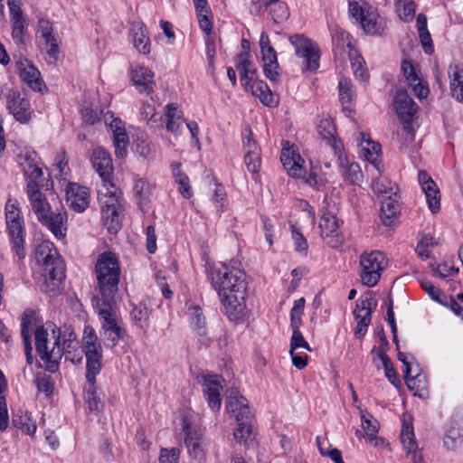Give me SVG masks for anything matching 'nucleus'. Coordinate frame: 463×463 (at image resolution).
Listing matches in <instances>:
<instances>
[{
  "mask_svg": "<svg viewBox=\"0 0 463 463\" xmlns=\"http://www.w3.org/2000/svg\"><path fill=\"white\" fill-rule=\"evenodd\" d=\"M208 278L217 291L224 314L237 321L244 314L247 295L246 275L241 269L228 264L208 269Z\"/></svg>",
  "mask_w": 463,
  "mask_h": 463,
  "instance_id": "obj_1",
  "label": "nucleus"
},
{
  "mask_svg": "<svg viewBox=\"0 0 463 463\" xmlns=\"http://www.w3.org/2000/svg\"><path fill=\"white\" fill-rule=\"evenodd\" d=\"M35 348L47 370L54 372L66 350L75 348L76 335L71 326L57 327L49 322L34 331Z\"/></svg>",
  "mask_w": 463,
  "mask_h": 463,
  "instance_id": "obj_2",
  "label": "nucleus"
},
{
  "mask_svg": "<svg viewBox=\"0 0 463 463\" xmlns=\"http://www.w3.org/2000/svg\"><path fill=\"white\" fill-rule=\"evenodd\" d=\"M95 274L102 295L100 300L112 301L118 291L120 277V267L116 255L110 251L101 253L96 261Z\"/></svg>",
  "mask_w": 463,
  "mask_h": 463,
  "instance_id": "obj_3",
  "label": "nucleus"
},
{
  "mask_svg": "<svg viewBox=\"0 0 463 463\" xmlns=\"http://www.w3.org/2000/svg\"><path fill=\"white\" fill-rule=\"evenodd\" d=\"M35 260L43 268L48 287H58L65 278V265L54 244L49 241L40 242L35 248Z\"/></svg>",
  "mask_w": 463,
  "mask_h": 463,
  "instance_id": "obj_4",
  "label": "nucleus"
},
{
  "mask_svg": "<svg viewBox=\"0 0 463 463\" xmlns=\"http://www.w3.org/2000/svg\"><path fill=\"white\" fill-rule=\"evenodd\" d=\"M236 69L240 73L241 82L246 92L258 98L266 106L277 103L269 88L257 78V69L248 60V52L241 53L237 57Z\"/></svg>",
  "mask_w": 463,
  "mask_h": 463,
  "instance_id": "obj_5",
  "label": "nucleus"
},
{
  "mask_svg": "<svg viewBox=\"0 0 463 463\" xmlns=\"http://www.w3.org/2000/svg\"><path fill=\"white\" fill-rule=\"evenodd\" d=\"M98 201L103 224L109 233H118L121 228L119 194L112 181L109 184L101 183L99 186Z\"/></svg>",
  "mask_w": 463,
  "mask_h": 463,
  "instance_id": "obj_6",
  "label": "nucleus"
},
{
  "mask_svg": "<svg viewBox=\"0 0 463 463\" xmlns=\"http://www.w3.org/2000/svg\"><path fill=\"white\" fill-rule=\"evenodd\" d=\"M97 309L100 322V336L107 348H114L119 340H123L128 335L127 331L120 325L112 301L98 300Z\"/></svg>",
  "mask_w": 463,
  "mask_h": 463,
  "instance_id": "obj_7",
  "label": "nucleus"
},
{
  "mask_svg": "<svg viewBox=\"0 0 463 463\" xmlns=\"http://www.w3.org/2000/svg\"><path fill=\"white\" fill-rule=\"evenodd\" d=\"M5 222L11 249L18 260L25 258L24 249V227L21 211L15 203L9 200L5 205Z\"/></svg>",
  "mask_w": 463,
  "mask_h": 463,
  "instance_id": "obj_8",
  "label": "nucleus"
},
{
  "mask_svg": "<svg viewBox=\"0 0 463 463\" xmlns=\"http://www.w3.org/2000/svg\"><path fill=\"white\" fill-rule=\"evenodd\" d=\"M82 343L86 356V380L91 382L100 373L102 359V346L92 326L84 327Z\"/></svg>",
  "mask_w": 463,
  "mask_h": 463,
  "instance_id": "obj_9",
  "label": "nucleus"
},
{
  "mask_svg": "<svg viewBox=\"0 0 463 463\" xmlns=\"http://www.w3.org/2000/svg\"><path fill=\"white\" fill-rule=\"evenodd\" d=\"M360 279L367 287L375 286L388 266V259L380 250L364 252L360 256Z\"/></svg>",
  "mask_w": 463,
  "mask_h": 463,
  "instance_id": "obj_10",
  "label": "nucleus"
},
{
  "mask_svg": "<svg viewBox=\"0 0 463 463\" xmlns=\"http://www.w3.org/2000/svg\"><path fill=\"white\" fill-rule=\"evenodd\" d=\"M184 443L188 455L198 462L204 461L208 449V443L204 439L203 430L192 422L187 417L183 419Z\"/></svg>",
  "mask_w": 463,
  "mask_h": 463,
  "instance_id": "obj_11",
  "label": "nucleus"
},
{
  "mask_svg": "<svg viewBox=\"0 0 463 463\" xmlns=\"http://www.w3.org/2000/svg\"><path fill=\"white\" fill-rule=\"evenodd\" d=\"M322 213L319 221L320 236L332 248H337L341 244L339 222L336 218L335 204L325 199Z\"/></svg>",
  "mask_w": 463,
  "mask_h": 463,
  "instance_id": "obj_12",
  "label": "nucleus"
},
{
  "mask_svg": "<svg viewBox=\"0 0 463 463\" xmlns=\"http://www.w3.org/2000/svg\"><path fill=\"white\" fill-rule=\"evenodd\" d=\"M356 140L360 156L369 163L366 171L373 172V170H374L378 174L383 172L384 167L381 159V145L378 142L373 141L371 138V136L364 131L358 133Z\"/></svg>",
  "mask_w": 463,
  "mask_h": 463,
  "instance_id": "obj_13",
  "label": "nucleus"
},
{
  "mask_svg": "<svg viewBox=\"0 0 463 463\" xmlns=\"http://www.w3.org/2000/svg\"><path fill=\"white\" fill-rule=\"evenodd\" d=\"M289 42L295 49L296 55L305 60L306 69L317 71L320 58L318 46L303 34L290 36Z\"/></svg>",
  "mask_w": 463,
  "mask_h": 463,
  "instance_id": "obj_14",
  "label": "nucleus"
},
{
  "mask_svg": "<svg viewBox=\"0 0 463 463\" xmlns=\"http://www.w3.org/2000/svg\"><path fill=\"white\" fill-rule=\"evenodd\" d=\"M280 161L288 175L293 178L305 177V159L300 156L298 146L283 140Z\"/></svg>",
  "mask_w": 463,
  "mask_h": 463,
  "instance_id": "obj_15",
  "label": "nucleus"
},
{
  "mask_svg": "<svg viewBox=\"0 0 463 463\" xmlns=\"http://www.w3.org/2000/svg\"><path fill=\"white\" fill-rule=\"evenodd\" d=\"M259 45L260 48L264 74L269 80L275 81L279 77L277 52L271 45L269 37L266 32L261 33Z\"/></svg>",
  "mask_w": 463,
  "mask_h": 463,
  "instance_id": "obj_16",
  "label": "nucleus"
},
{
  "mask_svg": "<svg viewBox=\"0 0 463 463\" xmlns=\"http://www.w3.org/2000/svg\"><path fill=\"white\" fill-rule=\"evenodd\" d=\"M197 379L202 383L203 393L208 406L213 411H219L222 405V378L218 375L202 374L197 376Z\"/></svg>",
  "mask_w": 463,
  "mask_h": 463,
  "instance_id": "obj_17",
  "label": "nucleus"
},
{
  "mask_svg": "<svg viewBox=\"0 0 463 463\" xmlns=\"http://www.w3.org/2000/svg\"><path fill=\"white\" fill-rule=\"evenodd\" d=\"M16 67L21 80L33 90L43 92L46 85L42 79L39 70L26 58H20Z\"/></svg>",
  "mask_w": 463,
  "mask_h": 463,
  "instance_id": "obj_18",
  "label": "nucleus"
},
{
  "mask_svg": "<svg viewBox=\"0 0 463 463\" xmlns=\"http://www.w3.org/2000/svg\"><path fill=\"white\" fill-rule=\"evenodd\" d=\"M66 202L76 213L84 212L90 205V195L86 186L76 183H69L65 188Z\"/></svg>",
  "mask_w": 463,
  "mask_h": 463,
  "instance_id": "obj_19",
  "label": "nucleus"
},
{
  "mask_svg": "<svg viewBox=\"0 0 463 463\" xmlns=\"http://www.w3.org/2000/svg\"><path fill=\"white\" fill-rule=\"evenodd\" d=\"M90 160L93 168L101 178V183L111 182L114 168L109 153L103 147L98 146L92 150Z\"/></svg>",
  "mask_w": 463,
  "mask_h": 463,
  "instance_id": "obj_20",
  "label": "nucleus"
},
{
  "mask_svg": "<svg viewBox=\"0 0 463 463\" xmlns=\"http://www.w3.org/2000/svg\"><path fill=\"white\" fill-rule=\"evenodd\" d=\"M418 182L424 193L429 209L436 213L440 209V193L437 184L426 171H419Z\"/></svg>",
  "mask_w": 463,
  "mask_h": 463,
  "instance_id": "obj_21",
  "label": "nucleus"
},
{
  "mask_svg": "<svg viewBox=\"0 0 463 463\" xmlns=\"http://www.w3.org/2000/svg\"><path fill=\"white\" fill-rule=\"evenodd\" d=\"M110 118V121L106 122V124L113 135L115 155L118 158H125L128 155V146L129 143L125 123L120 118Z\"/></svg>",
  "mask_w": 463,
  "mask_h": 463,
  "instance_id": "obj_22",
  "label": "nucleus"
},
{
  "mask_svg": "<svg viewBox=\"0 0 463 463\" xmlns=\"http://www.w3.org/2000/svg\"><path fill=\"white\" fill-rule=\"evenodd\" d=\"M37 33L42 39L41 44L43 50L50 57L56 59L59 52V41L53 34L52 23L45 18L39 19Z\"/></svg>",
  "mask_w": 463,
  "mask_h": 463,
  "instance_id": "obj_23",
  "label": "nucleus"
},
{
  "mask_svg": "<svg viewBox=\"0 0 463 463\" xmlns=\"http://www.w3.org/2000/svg\"><path fill=\"white\" fill-rule=\"evenodd\" d=\"M225 409L227 413L236 421L252 419L247 399L237 392H231L227 397Z\"/></svg>",
  "mask_w": 463,
  "mask_h": 463,
  "instance_id": "obj_24",
  "label": "nucleus"
},
{
  "mask_svg": "<svg viewBox=\"0 0 463 463\" xmlns=\"http://www.w3.org/2000/svg\"><path fill=\"white\" fill-rule=\"evenodd\" d=\"M268 8H269L272 18L276 23L287 20L289 15L287 5L279 0H258L252 3L250 13L259 14Z\"/></svg>",
  "mask_w": 463,
  "mask_h": 463,
  "instance_id": "obj_25",
  "label": "nucleus"
},
{
  "mask_svg": "<svg viewBox=\"0 0 463 463\" xmlns=\"http://www.w3.org/2000/svg\"><path fill=\"white\" fill-rule=\"evenodd\" d=\"M25 190L37 218H43L46 213L51 211V206L45 195L41 192L40 185L36 182H28Z\"/></svg>",
  "mask_w": 463,
  "mask_h": 463,
  "instance_id": "obj_26",
  "label": "nucleus"
},
{
  "mask_svg": "<svg viewBox=\"0 0 463 463\" xmlns=\"http://www.w3.org/2000/svg\"><path fill=\"white\" fill-rule=\"evenodd\" d=\"M317 131L326 144L331 146L335 154L343 152L344 145L336 137V128L332 118H323L317 126Z\"/></svg>",
  "mask_w": 463,
  "mask_h": 463,
  "instance_id": "obj_27",
  "label": "nucleus"
},
{
  "mask_svg": "<svg viewBox=\"0 0 463 463\" xmlns=\"http://www.w3.org/2000/svg\"><path fill=\"white\" fill-rule=\"evenodd\" d=\"M19 164L24 174L30 178L29 182H36L43 176V170L39 165V160L34 151L25 150L18 156Z\"/></svg>",
  "mask_w": 463,
  "mask_h": 463,
  "instance_id": "obj_28",
  "label": "nucleus"
},
{
  "mask_svg": "<svg viewBox=\"0 0 463 463\" xmlns=\"http://www.w3.org/2000/svg\"><path fill=\"white\" fill-rule=\"evenodd\" d=\"M131 80L140 92L150 93L154 90L155 73L147 67L137 66L132 69Z\"/></svg>",
  "mask_w": 463,
  "mask_h": 463,
  "instance_id": "obj_29",
  "label": "nucleus"
},
{
  "mask_svg": "<svg viewBox=\"0 0 463 463\" xmlns=\"http://www.w3.org/2000/svg\"><path fill=\"white\" fill-rule=\"evenodd\" d=\"M132 43L137 52L144 55L151 52V41L146 25L142 22H135L130 28Z\"/></svg>",
  "mask_w": 463,
  "mask_h": 463,
  "instance_id": "obj_30",
  "label": "nucleus"
},
{
  "mask_svg": "<svg viewBox=\"0 0 463 463\" xmlns=\"http://www.w3.org/2000/svg\"><path fill=\"white\" fill-rule=\"evenodd\" d=\"M335 155L338 156L340 173L343 178L351 184H359L364 178L360 165L343 156V152Z\"/></svg>",
  "mask_w": 463,
  "mask_h": 463,
  "instance_id": "obj_31",
  "label": "nucleus"
},
{
  "mask_svg": "<svg viewBox=\"0 0 463 463\" xmlns=\"http://www.w3.org/2000/svg\"><path fill=\"white\" fill-rule=\"evenodd\" d=\"M368 173L373 177L372 189L375 194L385 198L390 196H397L398 186L389 178L383 176V172L378 174L373 170V172Z\"/></svg>",
  "mask_w": 463,
  "mask_h": 463,
  "instance_id": "obj_32",
  "label": "nucleus"
},
{
  "mask_svg": "<svg viewBox=\"0 0 463 463\" xmlns=\"http://www.w3.org/2000/svg\"><path fill=\"white\" fill-rule=\"evenodd\" d=\"M43 225H45L56 238H63L65 236V222H67V214L65 212H59L57 213H46L43 218L38 219Z\"/></svg>",
  "mask_w": 463,
  "mask_h": 463,
  "instance_id": "obj_33",
  "label": "nucleus"
},
{
  "mask_svg": "<svg viewBox=\"0 0 463 463\" xmlns=\"http://www.w3.org/2000/svg\"><path fill=\"white\" fill-rule=\"evenodd\" d=\"M154 184L143 177H135L133 184V194L137 203L141 209L150 201Z\"/></svg>",
  "mask_w": 463,
  "mask_h": 463,
  "instance_id": "obj_34",
  "label": "nucleus"
},
{
  "mask_svg": "<svg viewBox=\"0 0 463 463\" xmlns=\"http://www.w3.org/2000/svg\"><path fill=\"white\" fill-rule=\"evenodd\" d=\"M392 106L397 116H414L418 111L416 103L404 91L396 93Z\"/></svg>",
  "mask_w": 463,
  "mask_h": 463,
  "instance_id": "obj_35",
  "label": "nucleus"
},
{
  "mask_svg": "<svg viewBox=\"0 0 463 463\" xmlns=\"http://www.w3.org/2000/svg\"><path fill=\"white\" fill-rule=\"evenodd\" d=\"M448 73L452 97L463 103V68L458 65H450Z\"/></svg>",
  "mask_w": 463,
  "mask_h": 463,
  "instance_id": "obj_36",
  "label": "nucleus"
},
{
  "mask_svg": "<svg viewBox=\"0 0 463 463\" xmlns=\"http://www.w3.org/2000/svg\"><path fill=\"white\" fill-rule=\"evenodd\" d=\"M367 14V18L364 19L359 24L362 29L368 34L375 35L383 33L386 27V23L382 18L377 10L373 8V11H364Z\"/></svg>",
  "mask_w": 463,
  "mask_h": 463,
  "instance_id": "obj_37",
  "label": "nucleus"
},
{
  "mask_svg": "<svg viewBox=\"0 0 463 463\" xmlns=\"http://www.w3.org/2000/svg\"><path fill=\"white\" fill-rule=\"evenodd\" d=\"M400 213V204L397 196L385 198L382 203L381 219L385 226H391Z\"/></svg>",
  "mask_w": 463,
  "mask_h": 463,
  "instance_id": "obj_38",
  "label": "nucleus"
},
{
  "mask_svg": "<svg viewBox=\"0 0 463 463\" xmlns=\"http://www.w3.org/2000/svg\"><path fill=\"white\" fill-rule=\"evenodd\" d=\"M376 303L370 296H363L356 301L354 310L355 321H367L371 323L372 314L375 309Z\"/></svg>",
  "mask_w": 463,
  "mask_h": 463,
  "instance_id": "obj_39",
  "label": "nucleus"
},
{
  "mask_svg": "<svg viewBox=\"0 0 463 463\" xmlns=\"http://www.w3.org/2000/svg\"><path fill=\"white\" fill-rule=\"evenodd\" d=\"M33 316L31 313H24L22 317V329L21 335L24 340V352L26 355V361L29 364L33 363V355H32V345H31V335L30 332L33 329Z\"/></svg>",
  "mask_w": 463,
  "mask_h": 463,
  "instance_id": "obj_40",
  "label": "nucleus"
},
{
  "mask_svg": "<svg viewBox=\"0 0 463 463\" xmlns=\"http://www.w3.org/2000/svg\"><path fill=\"white\" fill-rule=\"evenodd\" d=\"M171 170L175 183L179 185L180 194L186 199L191 198L193 193L189 184V178L181 171V165L177 162H173L171 164Z\"/></svg>",
  "mask_w": 463,
  "mask_h": 463,
  "instance_id": "obj_41",
  "label": "nucleus"
},
{
  "mask_svg": "<svg viewBox=\"0 0 463 463\" xmlns=\"http://www.w3.org/2000/svg\"><path fill=\"white\" fill-rule=\"evenodd\" d=\"M416 25L419 33L420 41L422 44L424 52L427 54H431L434 52L430 33L427 28V18L424 14H420L417 16Z\"/></svg>",
  "mask_w": 463,
  "mask_h": 463,
  "instance_id": "obj_42",
  "label": "nucleus"
},
{
  "mask_svg": "<svg viewBox=\"0 0 463 463\" xmlns=\"http://www.w3.org/2000/svg\"><path fill=\"white\" fill-rule=\"evenodd\" d=\"M332 41L335 55L343 56L345 53L348 54L350 50H354L349 40V34L341 29H336L333 33Z\"/></svg>",
  "mask_w": 463,
  "mask_h": 463,
  "instance_id": "obj_43",
  "label": "nucleus"
},
{
  "mask_svg": "<svg viewBox=\"0 0 463 463\" xmlns=\"http://www.w3.org/2000/svg\"><path fill=\"white\" fill-rule=\"evenodd\" d=\"M339 88V99L341 104L343 106V109L345 112H351V102L354 97V92L353 90V83L347 78H342L339 80L338 84Z\"/></svg>",
  "mask_w": 463,
  "mask_h": 463,
  "instance_id": "obj_44",
  "label": "nucleus"
},
{
  "mask_svg": "<svg viewBox=\"0 0 463 463\" xmlns=\"http://www.w3.org/2000/svg\"><path fill=\"white\" fill-rule=\"evenodd\" d=\"M88 386L85 387V395L84 399L88 404L90 411H99L103 408V402L97 392L96 387V377L91 382H87Z\"/></svg>",
  "mask_w": 463,
  "mask_h": 463,
  "instance_id": "obj_45",
  "label": "nucleus"
},
{
  "mask_svg": "<svg viewBox=\"0 0 463 463\" xmlns=\"http://www.w3.org/2000/svg\"><path fill=\"white\" fill-rule=\"evenodd\" d=\"M13 424L27 435H33L36 431V423L28 412L20 411L14 414Z\"/></svg>",
  "mask_w": 463,
  "mask_h": 463,
  "instance_id": "obj_46",
  "label": "nucleus"
},
{
  "mask_svg": "<svg viewBox=\"0 0 463 463\" xmlns=\"http://www.w3.org/2000/svg\"><path fill=\"white\" fill-rule=\"evenodd\" d=\"M188 316L194 330L200 335H206V322L201 307L192 305L188 307Z\"/></svg>",
  "mask_w": 463,
  "mask_h": 463,
  "instance_id": "obj_47",
  "label": "nucleus"
},
{
  "mask_svg": "<svg viewBox=\"0 0 463 463\" xmlns=\"http://www.w3.org/2000/svg\"><path fill=\"white\" fill-rule=\"evenodd\" d=\"M29 106L26 99L22 98L20 94L12 91L7 97V108L13 116H22Z\"/></svg>",
  "mask_w": 463,
  "mask_h": 463,
  "instance_id": "obj_48",
  "label": "nucleus"
},
{
  "mask_svg": "<svg viewBox=\"0 0 463 463\" xmlns=\"http://www.w3.org/2000/svg\"><path fill=\"white\" fill-rule=\"evenodd\" d=\"M401 441L407 453H414L417 449V442L415 440L413 427L411 422L403 421Z\"/></svg>",
  "mask_w": 463,
  "mask_h": 463,
  "instance_id": "obj_49",
  "label": "nucleus"
},
{
  "mask_svg": "<svg viewBox=\"0 0 463 463\" xmlns=\"http://www.w3.org/2000/svg\"><path fill=\"white\" fill-rule=\"evenodd\" d=\"M373 6L364 1H350L348 12L352 18L360 24L364 19L367 18V14L364 11H373Z\"/></svg>",
  "mask_w": 463,
  "mask_h": 463,
  "instance_id": "obj_50",
  "label": "nucleus"
},
{
  "mask_svg": "<svg viewBox=\"0 0 463 463\" xmlns=\"http://www.w3.org/2000/svg\"><path fill=\"white\" fill-rule=\"evenodd\" d=\"M348 57L351 62L354 74L358 80L364 81L368 79L367 70L364 67V60L355 50L348 52Z\"/></svg>",
  "mask_w": 463,
  "mask_h": 463,
  "instance_id": "obj_51",
  "label": "nucleus"
},
{
  "mask_svg": "<svg viewBox=\"0 0 463 463\" xmlns=\"http://www.w3.org/2000/svg\"><path fill=\"white\" fill-rule=\"evenodd\" d=\"M432 271L435 276L441 279H453L459 272V268L455 267L453 260H446L432 266Z\"/></svg>",
  "mask_w": 463,
  "mask_h": 463,
  "instance_id": "obj_52",
  "label": "nucleus"
},
{
  "mask_svg": "<svg viewBox=\"0 0 463 463\" xmlns=\"http://www.w3.org/2000/svg\"><path fill=\"white\" fill-rule=\"evenodd\" d=\"M377 356L382 360V366L384 369L385 376L394 386L400 385L399 376L392 367V362L388 355L381 349L377 350Z\"/></svg>",
  "mask_w": 463,
  "mask_h": 463,
  "instance_id": "obj_53",
  "label": "nucleus"
},
{
  "mask_svg": "<svg viewBox=\"0 0 463 463\" xmlns=\"http://www.w3.org/2000/svg\"><path fill=\"white\" fill-rule=\"evenodd\" d=\"M251 420L237 421L238 425L233 431L234 439L240 443H246L251 435Z\"/></svg>",
  "mask_w": 463,
  "mask_h": 463,
  "instance_id": "obj_54",
  "label": "nucleus"
},
{
  "mask_svg": "<svg viewBox=\"0 0 463 463\" xmlns=\"http://www.w3.org/2000/svg\"><path fill=\"white\" fill-rule=\"evenodd\" d=\"M242 142L245 155H260V149L257 142L252 138L251 130L246 128L242 131Z\"/></svg>",
  "mask_w": 463,
  "mask_h": 463,
  "instance_id": "obj_55",
  "label": "nucleus"
},
{
  "mask_svg": "<svg viewBox=\"0 0 463 463\" xmlns=\"http://www.w3.org/2000/svg\"><path fill=\"white\" fill-rule=\"evenodd\" d=\"M7 5L12 24L26 22L24 14L22 10V0H7Z\"/></svg>",
  "mask_w": 463,
  "mask_h": 463,
  "instance_id": "obj_56",
  "label": "nucleus"
},
{
  "mask_svg": "<svg viewBox=\"0 0 463 463\" xmlns=\"http://www.w3.org/2000/svg\"><path fill=\"white\" fill-rule=\"evenodd\" d=\"M396 12L399 17L404 21H411L415 13V6L412 0L396 3Z\"/></svg>",
  "mask_w": 463,
  "mask_h": 463,
  "instance_id": "obj_57",
  "label": "nucleus"
},
{
  "mask_svg": "<svg viewBox=\"0 0 463 463\" xmlns=\"http://www.w3.org/2000/svg\"><path fill=\"white\" fill-rule=\"evenodd\" d=\"M422 288L428 293V295L440 304H448L447 296L439 288H436L431 282L424 281L421 283Z\"/></svg>",
  "mask_w": 463,
  "mask_h": 463,
  "instance_id": "obj_58",
  "label": "nucleus"
},
{
  "mask_svg": "<svg viewBox=\"0 0 463 463\" xmlns=\"http://www.w3.org/2000/svg\"><path fill=\"white\" fill-rule=\"evenodd\" d=\"M443 443L449 450H455L463 443V434L458 430H450L444 437Z\"/></svg>",
  "mask_w": 463,
  "mask_h": 463,
  "instance_id": "obj_59",
  "label": "nucleus"
},
{
  "mask_svg": "<svg viewBox=\"0 0 463 463\" xmlns=\"http://www.w3.org/2000/svg\"><path fill=\"white\" fill-rule=\"evenodd\" d=\"M371 418V415H365L364 411H361L362 428L364 430L366 436L370 439H373L376 437V434L378 432V427L377 421H373Z\"/></svg>",
  "mask_w": 463,
  "mask_h": 463,
  "instance_id": "obj_60",
  "label": "nucleus"
},
{
  "mask_svg": "<svg viewBox=\"0 0 463 463\" xmlns=\"http://www.w3.org/2000/svg\"><path fill=\"white\" fill-rule=\"evenodd\" d=\"M136 152L140 156L147 158L153 154L154 146L147 138L140 137L136 140Z\"/></svg>",
  "mask_w": 463,
  "mask_h": 463,
  "instance_id": "obj_61",
  "label": "nucleus"
},
{
  "mask_svg": "<svg viewBox=\"0 0 463 463\" xmlns=\"http://www.w3.org/2000/svg\"><path fill=\"white\" fill-rule=\"evenodd\" d=\"M199 26L206 34H210L213 28V16L211 10H203L197 14Z\"/></svg>",
  "mask_w": 463,
  "mask_h": 463,
  "instance_id": "obj_62",
  "label": "nucleus"
},
{
  "mask_svg": "<svg viewBox=\"0 0 463 463\" xmlns=\"http://www.w3.org/2000/svg\"><path fill=\"white\" fill-rule=\"evenodd\" d=\"M180 457V450L177 448L161 449L159 462L160 463H178Z\"/></svg>",
  "mask_w": 463,
  "mask_h": 463,
  "instance_id": "obj_63",
  "label": "nucleus"
},
{
  "mask_svg": "<svg viewBox=\"0 0 463 463\" xmlns=\"http://www.w3.org/2000/svg\"><path fill=\"white\" fill-rule=\"evenodd\" d=\"M27 28V23H13L12 24V38L16 45L24 44V37Z\"/></svg>",
  "mask_w": 463,
  "mask_h": 463,
  "instance_id": "obj_64",
  "label": "nucleus"
}]
</instances>
